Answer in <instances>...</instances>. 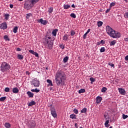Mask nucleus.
Returning <instances> with one entry per match:
<instances>
[{"label":"nucleus","instance_id":"obj_1","mask_svg":"<svg viewBox=\"0 0 128 128\" xmlns=\"http://www.w3.org/2000/svg\"><path fill=\"white\" fill-rule=\"evenodd\" d=\"M55 80L56 84L58 86H64L66 84V75L64 72L60 70L57 72L55 76Z\"/></svg>","mask_w":128,"mask_h":128},{"label":"nucleus","instance_id":"obj_2","mask_svg":"<svg viewBox=\"0 0 128 128\" xmlns=\"http://www.w3.org/2000/svg\"><path fill=\"white\" fill-rule=\"evenodd\" d=\"M106 32L108 34L113 38H120L122 36V34L120 32H116V30L108 26H106Z\"/></svg>","mask_w":128,"mask_h":128},{"label":"nucleus","instance_id":"obj_3","mask_svg":"<svg viewBox=\"0 0 128 128\" xmlns=\"http://www.w3.org/2000/svg\"><path fill=\"white\" fill-rule=\"evenodd\" d=\"M44 44L47 50H52L54 43L52 42V38L48 36H46V38L44 39Z\"/></svg>","mask_w":128,"mask_h":128},{"label":"nucleus","instance_id":"obj_4","mask_svg":"<svg viewBox=\"0 0 128 128\" xmlns=\"http://www.w3.org/2000/svg\"><path fill=\"white\" fill-rule=\"evenodd\" d=\"M10 70V65L8 63L6 62H2L0 67V70L2 72H6L8 70Z\"/></svg>","mask_w":128,"mask_h":128},{"label":"nucleus","instance_id":"obj_5","mask_svg":"<svg viewBox=\"0 0 128 128\" xmlns=\"http://www.w3.org/2000/svg\"><path fill=\"white\" fill-rule=\"evenodd\" d=\"M31 84L33 85L35 88H38L40 84V80L35 78L31 82Z\"/></svg>","mask_w":128,"mask_h":128},{"label":"nucleus","instance_id":"obj_6","mask_svg":"<svg viewBox=\"0 0 128 128\" xmlns=\"http://www.w3.org/2000/svg\"><path fill=\"white\" fill-rule=\"evenodd\" d=\"M32 4L28 1H26L24 4V8L26 10H30L32 8Z\"/></svg>","mask_w":128,"mask_h":128},{"label":"nucleus","instance_id":"obj_7","mask_svg":"<svg viewBox=\"0 0 128 128\" xmlns=\"http://www.w3.org/2000/svg\"><path fill=\"white\" fill-rule=\"evenodd\" d=\"M50 110L51 112V114L53 118H56V116H58V114H56V109H54V108L51 107Z\"/></svg>","mask_w":128,"mask_h":128},{"label":"nucleus","instance_id":"obj_8","mask_svg":"<svg viewBox=\"0 0 128 128\" xmlns=\"http://www.w3.org/2000/svg\"><path fill=\"white\" fill-rule=\"evenodd\" d=\"M0 30H6L8 28V24L6 22H4L2 24H0Z\"/></svg>","mask_w":128,"mask_h":128},{"label":"nucleus","instance_id":"obj_9","mask_svg":"<svg viewBox=\"0 0 128 128\" xmlns=\"http://www.w3.org/2000/svg\"><path fill=\"white\" fill-rule=\"evenodd\" d=\"M118 90L120 94H122V96H125L126 94V90L124 88H118Z\"/></svg>","mask_w":128,"mask_h":128},{"label":"nucleus","instance_id":"obj_10","mask_svg":"<svg viewBox=\"0 0 128 128\" xmlns=\"http://www.w3.org/2000/svg\"><path fill=\"white\" fill-rule=\"evenodd\" d=\"M38 22H40L42 24L43 26H46L48 22V20H44L42 18H40V20H38Z\"/></svg>","mask_w":128,"mask_h":128},{"label":"nucleus","instance_id":"obj_11","mask_svg":"<svg viewBox=\"0 0 128 128\" xmlns=\"http://www.w3.org/2000/svg\"><path fill=\"white\" fill-rule=\"evenodd\" d=\"M36 122H34V121L32 120L30 122V128H34L36 127Z\"/></svg>","mask_w":128,"mask_h":128},{"label":"nucleus","instance_id":"obj_12","mask_svg":"<svg viewBox=\"0 0 128 128\" xmlns=\"http://www.w3.org/2000/svg\"><path fill=\"white\" fill-rule=\"evenodd\" d=\"M102 98L100 96H98L96 98V104H100L102 102Z\"/></svg>","mask_w":128,"mask_h":128},{"label":"nucleus","instance_id":"obj_13","mask_svg":"<svg viewBox=\"0 0 128 128\" xmlns=\"http://www.w3.org/2000/svg\"><path fill=\"white\" fill-rule=\"evenodd\" d=\"M12 92L13 94H18V92H20V90L18 88L15 87L12 88Z\"/></svg>","mask_w":128,"mask_h":128},{"label":"nucleus","instance_id":"obj_14","mask_svg":"<svg viewBox=\"0 0 128 128\" xmlns=\"http://www.w3.org/2000/svg\"><path fill=\"white\" fill-rule=\"evenodd\" d=\"M26 94L29 98H34V93L30 91H28L27 92Z\"/></svg>","mask_w":128,"mask_h":128},{"label":"nucleus","instance_id":"obj_15","mask_svg":"<svg viewBox=\"0 0 128 128\" xmlns=\"http://www.w3.org/2000/svg\"><path fill=\"white\" fill-rule=\"evenodd\" d=\"M58 32V30L55 29L52 30V34L54 36H56V33Z\"/></svg>","mask_w":128,"mask_h":128},{"label":"nucleus","instance_id":"obj_16","mask_svg":"<svg viewBox=\"0 0 128 128\" xmlns=\"http://www.w3.org/2000/svg\"><path fill=\"white\" fill-rule=\"evenodd\" d=\"M46 82L49 84L48 86H54V84H52V80L48 79L46 80Z\"/></svg>","mask_w":128,"mask_h":128},{"label":"nucleus","instance_id":"obj_17","mask_svg":"<svg viewBox=\"0 0 128 128\" xmlns=\"http://www.w3.org/2000/svg\"><path fill=\"white\" fill-rule=\"evenodd\" d=\"M70 118L72 120H76V115L74 114H72L70 116Z\"/></svg>","mask_w":128,"mask_h":128},{"label":"nucleus","instance_id":"obj_18","mask_svg":"<svg viewBox=\"0 0 128 128\" xmlns=\"http://www.w3.org/2000/svg\"><path fill=\"white\" fill-rule=\"evenodd\" d=\"M88 109L86 108H84L80 110L81 114H86Z\"/></svg>","mask_w":128,"mask_h":128},{"label":"nucleus","instance_id":"obj_19","mask_svg":"<svg viewBox=\"0 0 128 128\" xmlns=\"http://www.w3.org/2000/svg\"><path fill=\"white\" fill-rule=\"evenodd\" d=\"M30 0L32 4V5L36 4V2H40V0Z\"/></svg>","mask_w":128,"mask_h":128},{"label":"nucleus","instance_id":"obj_20","mask_svg":"<svg viewBox=\"0 0 128 128\" xmlns=\"http://www.w3.org/2000/svg\"><path fill=\"white\" fill-rule=\"evenodd\" d=\"M116 44V40H114L112 41L111 42H110V46H114Z\"/></svg>","mask_w":128,"mask_h":128},{"label":"nucleus","instance_id":"obj_21","mask_svg":"<svg viewBox=\"0 0 128 128\" xmlns=\"http://www.w3.org/2000/svg\"><path fill=\"white\" fill-rule=\"evenodd\" d=\"M40 89H37V88L31 90V92H40Z\"/></svg>","mask_w":128,"mask_h":128},{"label":"nucleus","instance_id":"obj_22","mask_svg":"<svg viewBox=\"0 0 128 128\" xmlns=\"http://www.w3.org/2000/svg\"><path fill=\"white\" fill-rule=\"evenodd\" d=\"M36 104V102L34 101H32L28 104V106H34Z\"/></svg>","mask_w":128,"mask_h":128},{"label":"nucleus","instance_id":"obj_23","mask_svg":"<svg viewBox=\"0 0 128 128\" xmlns=\"http://www.w3.org/2000/svg\"><path fill=\"white\" fill-rule=\"evenodd\" d=\"M70 8V5L66 4H64V10H68V9Z\"/></svg>","mask_w":128,"mask_h":128},{"label":"nucleus","instance_id":"obj_24","mask_svg":"<svg viewBox=\"0 0 128 128\" xmlns=\"http://www.w3.org/2000/svg\"><path fill=\"white\" fill-rule=\"evenodd\" d=\"M4 126L5 128H10V126H11L10 124L8 122L5 123Z\"/></svg>","mask_w":128,"mask_h":128},{"label":"nucleus","instance_id":"obj_25","mask_svg":"<svg viewBox=\"0 0 128 128\" xmlns=\"http://www.w3.org/2000/svg\"><path fill=\"white\" fill-rule=\"evenodd\" d=\"M110 123V120H107L104 123V126L106 128H108L110 126V124H108Z\"/></svg>","mask_w":128,"mask_h":128},{"label":"nucleus","instance_id":"obj_26","mask_svg":"<svg viewBox=\"0 0 128 128\" xmlns=\"http://www.w3.org/2000/svg\"><path fill=\"white\" fill-rule=\"evenodd\" d=\"M17 58L18 60H24V56L22 54H18Z\"/></svg>","mask_w":128,"mask_h":128},{"label":"nucleus","instance_id":"obj_27","mask_svg":"<svg viewBox=\"0 0 128 128\" xmlns=\"http://www.w3.org/2000/svg\"><path fill=\"white\" fill-rule=\"evenodd\" d=\"M84 92H86V90L84 88H82L78 90V94H84Z\"/></svg>","mask_w":128,"mask_h":128},{"label":"nucleus","instance_id":"obj_28","mask_svg":"<svg viewBox=\"0 0 128 128\" xmlns=\"http://www.w3.org/2000/svg\"><path fill=\"white\" fill-rule=\"evenodd\" d=\"M68 34H66L63 36V40H68Z\"/></svg>","mask_w":128,"mask_h":128},{"label":"nucleus","instance_id":"obj_29","mask_svg":"<svg viewBox=\"0 0 128 128\" xmlns=\"http://www.w3.org/2000/svg\"><path fill=\"white\" fill-rule=\"evenodd\" d=\"M68 56H66L63 59V62L64 64H66V62H68Z\"/></svg>","mask_w":128,"mask_h":128},{"label":"nucleus","instance_id":"obj_30","mask_svg":"<svg viewBox=\"0 0 128 128\" xmlns=\"http://www.w3.org/2000/svg\"><path fill=\"white\" fill-rule=\"evenodd\" d=\"M103 24H104V22H101V21L98 22L97 23L98 26V28L102 26Z\"/></svg>","mask_w":128,"mask_h":128},{"label":"nucleus","instance_id":"obj_31","mask_svg":"<svg viewBox=\"0 0 128 128\" xmlns=\"http://www.w3.org/2000/svg\"><path fill=\"white\" fill-rule=\"evenodd\" d=\"M4 16H5V20H8V18H10V14H5Z\"/></svg>","mask_w":128,"mask_h":128},{"label":"nucleus","instance_id":"obj_32","mask_svg":"<svg viewBox=\"0 0 128 128\" xmlns=\"http://www.w3.org/2000/svg\"><path fill=\"white\" fill-rule=\"evenodd\" d=\"M52 12H54V8L52 7L50 8L48 10V12H49V14H52Z\"/></svg>","mask_w":128,"mask_h":128},{"label":"nucleus","instance_id":"obj_33","mask_svg":"<svg viewBox=\"0 0 128 128\" xmlns=\"http://www.w3.org/2000/svg\"><path fill=\"white\" fill-rule=\"evenodd\" d=\"M18 26H15L14 29H13V32H14V34H16V32H18Z\"/></svg>","mask_w":128,"mask_h":128},{"label":"nucleus","instance_id":"obj_34","mask_svg":"<svg viewBox=\"0 0 128 128\" xmlns=\"http://www.w3.org/2000/svg\"><path fill=\"white\" fill-rule=\"evenodd\" d=\"M90 80L91 84H92V82H96V79L92 77H91L90 78Z\"/></svg>","mask_w":128,"mask_h":128},{"label":"nucleus","instance_id":"obj_35","mask_svg":"<svg viewBox=\"0 0 128 128\" xmlns=\"http://www.w3.org/2000/svg\"><path fill=\"white\" fill-rule=\"evenodd\" d=\"M6 99V97L4 96L0 98V102H4Z\"/></svg>","mask_w":128,"mask_h":128},{"label":"nucleus","instance_id":"obj_36","mask_svg":"<svg viewBox=\"0 0 128 128\" xmlns=\"http://www.w3.org/2000/svg\"><path fill=\"white\" fill-rule=\"evenodd\" d=\"M100 52H106V48L104 47H102L100 49Z\"/></svg>","mask_w":128,"mask_h":128},{"label":"nucleus","instance_id":"obj_37","mask_svg":"<svg viewBox=\"0 0 128 128\" xmlns=\"http://www.w3.org/2000/svg\"><path fill=\"white\" fill-rule=\"evenodd\" d=\"M71 18H76V14L74 13H72L70 15Z\"/></svg>","mask_w":128,"mask_h":128},{"label":"nucleus","instance_id":"obj_38","mask_svg":"<svg viewBox=\"0 0 128 128\" xmlns=\"http://www.w3.org/2000/svg\"><path fill=\"white\" fill-rule=\"evenodd\" d=\"M106 90H108V88H106L103 87L102 89V92H106Z\"/></svg>","mask_w":128,"mask_h":128},{"label":"nucleus","instance_id":"obj_39","mask_svg":"<svg viewBox=\"0 0 128 128\" xmlns=\"http://www.w3.org/2000/svg\"><path fill=\"white\" fill-rule=\"evenodd\" d=\"M73 112L74 114H78V110L76 108H74Z\"/></svg>","mask_w":128,"mask_h":128},{"label":"nucleus","instance_id":"obj_40","mask_svg":"<svg viewBox=\"0 0 128 128\" xmlns=\"http://www.w3.org/2000/svg\"><path fill=\"white\" fill-rule=\"evenodd\" d=\"M4 40H10V38L7 35H5L4 36Z\"/></svg>","mask_w":128,"mask_h":128},{"label":"nucleus","instance_id":"obj_41","mask_svg":"<svg viewBox=\"0 0 128 128\" xmlns=\"http://www.w3.org/2000/svg\"><path fill=\"white\" fill-rule=\"evenodd\" d=\"M74 34H76V31H74V30H71L70 35L72 36H74Z\"/></svg>","mask_w":128,"mask_h":128},{"label":"nucleus","instance_id":"obj_42","mask_svg":"<svg viewBox=\"0 0 128 128\" xmlns=\"http://www.w3.org/2000/svg\"><path fill=\"white\" fill-rule=\"evenodd\" d=\"M4 92H10V88L8 87H6L4 89Z\"/></svg>","mask_w":128,"mask_h":128},{"label":"nucleus","instance_id":"obj_43","mask_svg":"<svg viewBox=\"0 0 128 128\" xmlns=\"http://www.w3.org/2000/svg\"><path fill=\"white\" fill-rule=\"evenodd\" d=\"M124 18H128V12H126L124 14Z\"/></svg>","mask_w":128,"mask_h":128},{"label":"nucleus","instance_id":"obj_44","mask_svg":"<svg viewBox=\"0 0 128 128\" xmlns=\"http://www.w3.org/2000/svg\"><path fill=\"white\" fill-rule=\"evenodd\" d=\"M128 115H125L124 114H122V118L124 120H126V118H128Z\"/></svg>","mask_w":128,"mask_h":128},{"label":"nucleus","instance_id":"obj_45","mask_svg":"<svg viewBox=\"0 0 128 128\" xmlns=\"http://www.w3.org/2000/svg\"><path fill=\"white\" fill-rule=\"evenodd\" d=\"M88 36V33L86 32L83 36L84 40H86V36Z\"/></svg>","mask_w":128,"mask_h":128},{"label":"nucleus","instance_id":"obj_46","mask_svg":"<svg viewBox=\"0 0 128 128\" xmlns=\"http://www.w3.org/2000/svg\"><path fill=\"white\" fill-rule=\"evenodd\" d=\"M32 15L31 14H27L26 16V18L28 19L30 18V16Z\"/></svg>","mask_w":128,"mask_h":128},{"label":"nucleus","instance_id":"obj_47","mask_svg":"<svg viewBox=\"0 0 128 128\" xmlns=\"http://www.w3.org/2000/svg\"><path fill=\"white\" fill-rule=\"evenodd\" d=\"M116 6V3L112 2L110 4V8H112V6Z\"/></svg>","mask_w":128,"mask_h":128},{"label":"nucleus","instance_id":"obj_48","mask_svg":"<svg viewBox=\"0 0 128 128\" xmlns=\"http://www.w3.org/2000/svg\"><path fill=\"white\" fill-rule=\"evenodd\" d=\"M112 8H108L106 10V14H108V12H110V9Z\"/></svg>","mask_w":128,"mask_h":128},{"label":"nucleus","instance_id":"obj_49","mask_svg":"<svg viewBox=\"0 0 128 128\" xmlns=\"http://www.w3.org/2000/svg\"><path fill=\"white\" fill-rule=\"evenodd\" d=\"M28 52H30V54H34V52H36L32 50H29Z\"/></svg>","mask_w":128,"mask_h":128},{"label":"nucleus","instance_id":"obj_50","mask_svg":"<svg viewBox=\"0 0 128 128\" xmlns=\"http://www.w3.org/2000/svg\"><path fill=\"white\" fill-rule=\"evenodd\" d=\"M36 58H38V54L36 53V52H34V53L33 54Z\"/></svg>","mask_w":128,"mask_h":128},{"label":"nucleus","instance_id":"obj_51","mask_svg":"<svg viewBox=\"0 0 128 128\" xmlns=\"http://www.w3.org/2000/svg\"><path fill=\"white\" fill-rule=\"evenodd\" d=\"M108 64L109 66H112V68H114V64L112 63H108Z\"/></svg>","mask_w":128,"mask_h":128},{"label":"nucleus","instance_id":"obj_52","mask_svg":"<svg viewBox=\"0 0 128 128\" xmlns=\"http://www.w3.org/2000/svg\"><path fill=\"white\" fill-rule=\"evenodd\" d=\"M60 48H62V50H64V46L63 45V44L60 45Z\"/></svg>","mask_w":128,"mask_h":128},{"label":"nucleus","instance_id":"obj_53","mask_svg":"<svg viewBox=\"0 0 128 128\" xmlns=\"http://www.w3.org/2000/svg\"><path fill=\"white\" fill-rule=\"evenodd\" d=\"M17 52H22V49L20 48H16Z\"/></svg>","mask_w":128,"mask_h":128},{"label":"nucleus","instance_id":"obj_54","mask_svg":"<svg viewBox=\"0 0 128 128\" xmlns=\"http://www.w3.org/2000/svg\"><path fill=\"white\" fill-rule=\"evenodd\" d=\"M125 60H128V56H126L124 58Z\"/></svg>","mask_w":128,"mask_h":128},{"label":"nucleus","instance_id":"obj_55","mask_svg":"<svg viewBox=\"0 0 128 128\" xmlns=\"http://www.w3.org/2000/svg\"><path fill=\"white\" fill-rule=\"evenodd\" d=\"M26 74H28V75L30 74V73L28 71H26Z\"/></svg>","mask_w":128,"mask_h":128},{"label":"nucleus","instance_id":"obj_56","mask_svg":"<svg viewBox=\"0 0 128 128\" xmlns=\"http://www.w3.org/2000/svg\"><path fill=\"white\" fill-rule=\"evenodd\" d=\"M10 8H14V4H10Z\"/></svg>","mask_w":128,"mask_h":128},{"label":"nucleus","instance_id":"obj_57","mask_svg":"<svg viewBox=\"0 0 128 128\" xmlns=\"http://www.w3.org/2000/svg\"><path fill=\"white\" fill-rule=\"evenodd\" d=\"M90 32V29L89 28V29L87 30V32H86V33L88 34Z\"/></svg>","mask_w":128,"mask_h":128},{"label":"nucleus","instance_id":"obj_58","mask_svg":"<svg viewBox=\"0 0 128 128\" xmlns=\"http://www.w3.org/2000/svg\"><path fill=\"white\" fill-rule=\"evenodd\" d=\"M100 44H104V40H102L100 42Z\"/></svg>","mask_w":128,"mask_h":128},{"label":"nucleus","instance_id":"obj_59","mask_svg":"<svg viewBox=\"0 0 128 128\" xmlns=\"http://www.w3.org/2000/svg\"><path fill=\"white\" fill-rule=\"evenodd\" d=\"M72 8H76V6H74V4H72Z\"/></svg>","mask_w":128,"mask_h":128},{"label":"nucleus","instance_id":"obj_60","mask_svg":"<svg viewBox=\"0 0 128 128\" xmlns=\"http://www.w3.org/2000/svg\"><path fill=\"white\" fill-rule=\"evenodd\" d=\"M125 42H128V38H124Z\"/></svg>","mask_w":128,"mask_h":128},{"label":"nucleus","instance_id":"obj_61","mask_svg":"<svg viewBox=\"0 0 128 128\" xmlns=\"http://www.w3.org/2000/svg\"><path fill=\"white\" fill-rule=\"evenodd\" d=\"M100 44H101L100 42H97V46H100Z\"/></svg>","mask_w":128,"mask_h":128},{"label":"nucleus","instance_id":"obj_62","mask_svg":"<svg viewBox=\"0 0 128 128\" xmlns=\"http://www.w3.org/2000/svg\"><path fill=\"white\" fill-rule=\"evenodd\" d=\"M74 126H75V128H76V126H78V124H77L76 123V124H74Z\"/></svg>","mask_w":128,"mask_h":128},{"label":"nucleus","instance_id":"obj_63","mask_svg":"<svg viewBox=\"0 0 128 128\" xmlns=\"http://www.w3.org/2000/svg\"><path fill=\"white\" fill-rule=\"evenodd\" d=\"M19 0V2H22V0Z\"/></svg>","mask_w":128,"mask_h":128},{"label":"nucleus","instance_id":"obj_64","mask_svg":"<svg viewBox=\"0 0 128 128\" xmlns=\"http://www.w3.org/2000/svg\"><path fill=\"white\" fill-rule=\"evenodd\" d=\"M76 128H78V126H77L76 127Z\"/></svg>","mask_w":128,"mask_h":128}]
</instances>
